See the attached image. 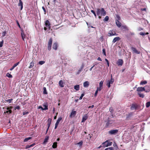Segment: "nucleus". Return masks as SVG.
<instances>
[{
  "instance_id": "nucleus-24",
  "label": "nucleus",
  "mask_w": 150,
  "mask_h": 150,
  "mask_svg": "<svg viewBox=\"0 0 150 150\" xmlns=\"http://www.w3.org/2000/svg\"><path fill=\"white\" fill-rule=\"evenodd\" d=\"M43 106L44 107V110L48 109V105L47 103H45L43 105Z\"/></svg>"
},
{
  "instance_id": "nucleus-12",
  "label": "nucleus",
  "mask_w": 150,
  "mask_h": 150,
  "mask_svg": "<svg viewBox=\"0 0 150 150\" xmlns=\"http://www.w3.org/2000/svg\"><path fill=\"white\" fill-rule=\"evenodd\" d=\"M114 122L113 120H109L106 123L107 126H109L110 124H112Z\"/></svg>"
},
{
  "instance_id": "nucleus-64",
  "label": "nucleus",
  "mask_w": 150,
  "mask_h": 150,
  "mask_svg": "<svg viewBox=\"0 0 150 150\" xmlns=\"http://www.w3.org/2000/svg\"><path fill=\"white\" fill-rule=\"evenodd\" d=\"M58 125L55 124V127H54V129H56L57 128Z\"/></svg>"
},
{
  "instance_id": "nucleus-5",
  "label": "nucleus",
  "mask_w": 150,
  "mask_h": 150,
  "mask_svg": "<svg viewBox=\"0 0 150 150\" xmlns=\"http://www.w3.org/2000/svg\"><path fill=\"white\" fill-rule=\"evenodd\" d=\"M52 41V38H50L48 43V49L49 50H50L51 49Z\"/></svg>"
},
{
  "instance_id": "nucleus-43",
  "label": "nucleus",
  "mask_w": 150,
  "mask_h": 150,
  "mask_svg": "<svg viewBox=\"0 0 150 150\" xmlns=\"http://www.w3.org/2000/svg\"><path fill=\"white\" fill-rule=\"evenodd\" d=\"M44 91H43V93L45 94H47V92L46 91V88L45 87H44L43 88Z\"/></svg>"
},
{
  "instance_id": "nucleus-14",
  "label": "nucleus",
  "mask_w": 150,
  "mask_h": 150,
  "mask_svg": "<svg viewBox=\"0 0 150 150\" xmlns=\"http://www.w3.org/2000/svg\"><path fill=\"white\" fill-rule=\"evenodd\" d=\"M58 47V45L57 42H56L54 43L53 45V48L55 50H57Z\"/></svg>"
},
{
  "instance_id": "nucleus-16",
  "label": "nucleus",
  "mask_w": 150,
  "mask_h": 150,
  "mask_svg": "<svg viewBox=\"0 0 150 150\" xmlns=\"http://www.w3.org/2000/svg\"><path fill=\"white\" fill-rule=\"evenodd\" d=\"M84 67V65L83 64L81 67L80 68L79 70H78V71L77 72V74H80V72L82 71V70L83 69V68Z\"/></svg>"
},
{
  "instance_id": "nucleus-4",
  "label": "nucleus",
  "mask_w": 150,
  "mask_h": 150,
  "mask_svg": "<svg viewBox=\"0 0 150 150\" xmlns=\"http://www.w3.org/2000/svg\"><path fill=\"white\" fill-rule=\"evenodd\" d=\"M138 105L136 104H132L131 106V109L132 110H137L138 109Z\"/></svg>"
},
{
  "instance_id": "nucleus-42",
  "label": "nucleus",
  "mask_w": 150,
  "mask_h": 150,
  "mask_svg": "<svg viewBox=\"0 0 150 150\" xmlns=\"http://www.w3.org/2000/svg\"><path fill=\"white\" fill-rule=\"evenodd\" d=\"M91 13H92L95 16L96 18V13H95V12L93 10H91Z\"/></svg>"
},
{
  "instance_id": "nucleus-31",
  "label": "nucleus",
  "mask_w": 150,
  "mask_h": 150,
  "mask_svg": "<svg viewBox=\"0 0 150 150\" xmlns=\"http://www.w3.org/2000/svg\"><path fill=\"white\" fill-rule=\"evenodd\" d=\"M147 83V82L146 81H142L140 83V85H143Z\"/></svg>"
},
{
  "instance_id": "nucleus-33",
  "label": "nucleus",
  "mask_w": 150,
  "mask_h": 150,
  "mask_svg": "<svg viewBox=\"0 0 150 150\" xmlns=\"http://www.w3.org/2000/svg\"><path fill=\"white\" fill-rule=\"evenodd\" d=\"M110 84L111 83L110 81V80H108L107 82L106 85L108 88H110Z\"/></svg>"
},
{
  "instance_id": "nucleus-52",
  "label": "nucleus",
  "mask_w": 150,
  "mask_h": 150,
  "mask_svg": "<svg viewBox=\"0 0 150 150\" xmlns=\"http://www.w3.org/2000/svg\"><path fill=\"white\" fill-rule=\"evenodd\" d=\"M3 41L0 42V47H1L3 46Z\"/></svg>"
},
{
  "instance_id": "nucleus-62",
  "label": "nucleus",
  "mask_w": 150,
  "mask_h": 150,
  "mask_svg": "<svg viewBox=\"0 0 150 150\" xmlns=\"http://www.w3.org/2000/svg\"><path fill=\"white\" fill-rule=\"evenodd\" d=\"M97 60L98 61H101L102 60H101V58L100 57H98V58H97Z\"/></svg>"
},
{
  "instance_id": "nucleus-11",
  "label": "nucleus",
  "mask_w": 150,
  "mask_h": 150,
  "mask_svg": "<svg viewBox=\"0 0 150 150\" xmlns=\"http://www.w3.org/2000/svg\"><path fill=\"white\" fill-rule=\"evenodd\" d=\"M137 90L138 91H145V87H138Z\"/></svg>"
},
{
  "instance_id": "nucleus-13",
  "label": "nucleus",
  "mask_w": 150,
  "mask_h": 150,
  "mask_svg": "<svg viewBox=\"0 0 150 150\" xmlns=\"http://www.w3.org/2000/svg\"><path fill=\"white\" fill-rule=\"evenodd\" d=\"M19 3L18 4V6H21V10H22L23 8V3L21 0H19Z\"/></svg>"
},
{
  "instance_id": "nucleus-61",
  "label": "nucleus",
  "mask_w": 150,
  "mask_h": 150,
  "mask_svg": "<svg viewBox=\"0 0 150 150\" xmlns=\"http://www.w3.org/2000/svg\"><path fill=\"white\" fill-rule=\"evenodd\" d=\"M30 148V145H27L26 146V149H28L29 148Z\"/></svg>"
},
{
  "instance_id": "nucleus-59",
  "label": "nucleus",
  "mask_w": 150,
  "mask_h": 150,
  "mask_svg": "<svg viewBox=\"0 0 150 150\" xmlns=\"http://www.w3.org/2000/svg\"><path fill=\"white\" fill-rule=\"evenodd\" d=\"M94 105H92L91 106H89L88 107V108H93L94 107Z\"/></svg>"
},
{
  "instance_id": "nucleus-60",
  "label": "nucleus",
  "mask_w": 150,
  "mask_h": 150,
  "mask_svg": "<svg viewBox=\"0 0 150 150\" xmlns=\"http://www.w3.org/2000/svg\"><path fill=\"white\" fill-rule=\"evenodd\" d=\"M16 109H17L18 110H19L20 109V107L19 106H17L16 107Z\"/></svg>"
},
{
  "instance_id": "nucleus-9",
  "label": "nucleus",
  "mask_w": 150,
  "mask_h": 150,
  "mask_svg": "<svg viewBox=\"0 0 150 150\" xmlns=\"http://www.w3.org/2000/svg\"><path fill=\"white\" fill-rule=\"evenodd\" d=\"M123 63V60L121 59H119L117 62V64L118 66H122Z\"/></svg>"
},
{
  "instance_id": "nucleus-63",
  "label": "nucleus",
  "mask_w": 150,
  "mask_h": 150,
  "mask_svg": "<svg viewBox=\"0 0 150 150\" xmlns=\"http://www.w3.org/2000/svg\"><path fill=\"white\" fill-rule=\"evenodd\" d=\"M141 10L142 11H146V9L145 8H143Z\"/></svg>"
},
{
  "instance_id": "nucleus-50",
  "label": "nucleus",
  "mask_w": 150,
  "mask_h": 150,
  "mask_svg": "<svg viewBox=\"0 0 150 150\" xmlns=\"http://www.w3.org/2000/svg\"><path fill=\"white\" fill-rule=\"evenodd\" d=\"M103 82L102 81H101L99 83V86L100 87H101L103 85Z\"/></svg>"
},
{
  "instance_id": "nucleus-40",
  "label": "nucleus",
  "mask_w": 150,
  "mask_h": 150,
  "mask_svg": "<svg viewBox=\"0 0 150 150\" xmlns=\"http://www.w3.org/2000/svg\"><path fill=\"white\" fill-rule=\"evenodd\" d=\"M6 76L10 78H11L12 77V75L8 73L6 74Z\"/></svg>"
},
{
  "instance_id": "nucleus-46",
  "label": "nucleus",
  "mask_w": 150,
  "mask_h": 150,
  "mask_svg": "<svg viewBox=\"0 0 150 150\" xmlns=\"http://www.w3.org/2000/svg\"><path fill=\"white\" fill-rule=\"evenodd\" d=\"M12 100H13L12 99H9L8 100H6V101L7 102H8L9 103H11V101Z\"/></svg>"
},
{
  "instance_id": "nucleus-47",
  "label": "nucleus",
  "mask_w": 150,
  "mask_h": 150,
  "mask_svg": "<svg viewBox=\"0 0 150 150\" xmlns=\"http://www.w3.org/2000/svg\"><path fill=\"white\" fill-rule=\"evenodd\" d=\"M103 54L105 55V56H106V52H105V49H103Z\"/></svg>"
},
{
  "instance_id": "nucleus-26",
  "label": "nucleus",
  "mask_w": 150,
  "mask_h": 150,
  "mask_svg": "<svg viewBox=\"0 0 150 150\" xmlns=\"http://www.w3.org/2000/svg\"><path fill=\"white\" fill-rule=\"evenodd\" d=\"M21 37H22V38L23 40V41H25V34H24L23 32H22L21 33Z\"/></svg>"
},
{
  "instance_id": "nucleus-8",
  "label": "nucleus",
  "mask_w": 150,
  "mask_h": 150,
  "mask_svg": "<svg viewBox=\"0 0 150 150\" xmlns=\"http://www.w3.org/2000/svg\"><path fill=\"white\" fill-rule=\"evenodd\" d=\"M108 34L109 35V36H112L115 35H117L116 33L114 31H113L112 30H110L108 33Z\"/></svg>"
},
{
  "instance_id": "nucleus-45",
  "label": "nucleus",
  "mask_w": 150,
  "mask_h": 150,
  "mask_svg": "<svg viewBox=\"0 0 150 150\" xmlns=\"http://www.w3.org/2000/svg\"><path fill=\"white\" fill-rule=\"evenodd\" d=\"M84 93H82L81 94V96L79 98V99L81 100L82 99L83 97L84 96Z\"/></svg>"
},
{
  "instance_id": "nucleus-1",
  "label": "nucleus",
  "mask_w": 150,
  "mask_h": 150,
  "mask_svg": "<svg viewBox=\"0 0 150 150\" xmlns=\"http://www.w3.org/2000/svg\"><path fill=\"white\" fill-rule=\"evenodd\" d=\"M106 14V11L103 8H98L97 10V14L98 16H105Z\"/></svg>"
},
{
  "instance_id": "nucleus-3",
  "label": "nucleus",
  "mask_w": 150,
  "mask_h": 150,
  "mask_svg": "<svg viewBox=\"0 0 150 150\" xmlns=\"http://www.w3.org/2000/svg\"><path fill=\"white\" fill-rule=\"evenodd\" d=\"M102 144L104 145V146L105 147H108V146H111L112 144V142L110 141L107 140L105 142L103 143Z\"/></svg>"
},
{
  "instance_id": "nucleus-21",
  "label": "nucleus",
  "mask_w": 150,
  "mask_h": 150,
  "mask_svg": "<svg viewBox=\"0 0 150 150\" xmlns=\"http://www.w3.org/2000/svg\"><path fill=\"white\" fill-rule=\"evenodd\" d=\"M59 86L61 87H63L64 86V82L62 80H60L59 81Z\"/></svg>"
},
{
  "instance_id": "nucleus-18",
  "label": "nucleus",
  "mask_w": 150,
  "mask_h": 150,
  "mask_svg": "<svg viewBox=\"0 0 150 150\" xmlns=\"http://www.w3.org/2000/svg\"><path fill=\"white\" fill-rule=\"evenodd\" d=\"M131 49L134 52L137 54H139L140 53V52L137 51L135 48L132 47Z\"/></svg>"
},
{
  "instance_id": "nucleus-54",
  "label": "nucleus",
  "mask_w": 150,
  "mask_h": 150,
  "mask_svg": "<svg viewBox=\"0 0 150 150\" xmlns=\"http://www.w3.org/2000/svg\"><path fill=\"white\" fill-rule=\"evenodd\" d=\"M116 17H117V20H118V21H119V20H120V17L118 15H117L116 16Z\"/></svg>"
},
{
  "instance_id": "nucleus-37",
  "label": "nucleus",
  "mask_w": 150,
  "mask_h": 150,
  "mask_svg": "<svg viewBox=\"0 0 150 150\" xmlns=\"http://www.w3.org/2000/svg\"><path fill=\"white\" fill-rule=\"evenodd\" d=\"M83 142L82 141H81L80 142L77 143V144L79 145V147H81L83 144Z\"/></svg>"
},
{
  "instance_id": "nucleus-30",
  "label": "nucleus",
  "mask_w": 150,
  "mask_h": 150,
  "mask_svg": "<svg viewBox=\"0 0 150 150\" xmlns=\"http://www.w3.org/2000/svg\"><path fill=\"white\" fill-rule=\"evenodd\" d=\"M48 139H49V137L48 136H47L44 139V141L43 142V144H46V143L47 142Z\"/></svg>"
},
{
  "instance_id": "nucleus-22",
  "label": "nucleus",
  "mask_w": 150,
  "mask_h": 150,
  "mask_svg": "<svg viewBox=\"0 0 150 150\" xmlns=\"http://www.w3.org/2000/svg\"><path fill=\"white\" fill-rule=\"evenodd\" d=\"M10 108L8 107L6 109L7 110L6 112H5V113H8V114L11 113L12 111L10 109Z\"/></svg>"
},
{
  "instance_id": "nucleus-32",
  "label": "nucleus",
  "mask_w": 150,
  "mask_h": 150,
  "mask_svg": "<svg viewBox=\"0 0 150 150\" xmlns=\"http://www.w3.org/2000/svg\"><path fill=\"white\" fill-rule=\"evenodd\" d=\"M57 143L54 142L53 143V145L52 146V147L53 148H56L57 147Z\"/></svg>"
},
{
  "instance_id": "nucleus-44",
  "label": "nucleus",
  "mask_w": 150,
  "mask_h": 150,
  "mask_svg": "<svg viewBox=\"0 0 150 150\" xmlns=\"http://www.w3.org/2000/svg\"><path fill=\"white\" fill-rule=\"evenodd\" d=\"M6 31H4L2 33V36L3 37L5 36L6 35Z\"/></svg>"
},
{
  "instance_id": "nucleus-49",
  "label": "nucleus",
  "mask_w": 150,
  "mask_h": 150,
  "mask_svg": "<svg viewBox=\"0 0 150 150\" xmlns=\"http://www.w3.org/2000/svg\"><path fill=\"white\" fill-rule=\"evenodd\" d=\"M122 27L123 28V29L128 30V27L126 25L122 26Z\"/></svg>"
},
{
  "instance_id": "nucleus-27",
  "label": "nucleus",
  "mask_w": 150,
  "mask_h": 150,
  "mask_svg": "<svg viewBox=\"0 0 150 150\" xmlns=\"http://www.w3.org/2000/svg\"><path fill=\"white\" fill-rule=\"evenodd\" d=\"M109 111L111 113V117L112 118L113 117V110L112 107H110L109 108Z\"/></svg>"
},
{
  "instance_id": "nucleus-17",
  "label": "nucleus",
  "mask_w": 150,
  "mask_h": 150,
  "mask_svg": "<svg viewBox=\"0 0 150 150\" xmlns=\"http://www.w3.org/2000/svg\"><path fill=\"white\" fill-rule=\"evenodd\" d=\"M89 84V83L88 81H86L83 83V86L85 88H87Z\"/></svg>"
},
{
  "instance_id": "nucleus-51",
  "label": "nucleus",
  "mask_w": 150,
  "mask_h": 150,
  "mask_svg": "<svg viewBox=\"0 0 150 150\" xmlns=\"http://www.w3.org/2000/svg\"><path fill=\"white\" fill-rule=\"evenodd\" d=\"M139 34L140 35L143 36V35H146V33L141 32L139 33Z\"/></svg>"
},
{
  "instance_id": "nucleus-6",
  "label": "nucleus",
  "mask_w": 150,
  "mask_h": 150,
  "mask_svg": "<svg viewBox=\"0 0 150 150\" xmlns=\"http://www.w3.org/2000/svg\"><path fill=\"white\" fill-rule=\"evenodd\" d=\"M118 132V130L117 129H113L109 131V133L111 134H115Z\"/></svg>"
},
{
  "instance_id": "nucleus-23",
  "label": "nucleus",
  "mask_w": 150,
  "mask_h": 150,
  "mask_svg": "<svg viewBox=\"0 0 150 150\" xmlns=\"http://www.w3.org/2000/svg\"><path fill=\"white\" fill-rule=\"evenodd\" d=\"M52 121V119L50 118L48 119V123H47V126H48V128H49L50 126V125Z\"/></svg>"
},
{
  "instance_id": "nucleus-25",
  "label": "nucleus",
  "mask_w": 150,
  "mask_h": 150,
  "mask_svg": "<svg viewBox=\"0 0 150 150\" xmlns=\"http://www.w3.org/2000/svg\"><path fill=\"white\" fill-rule=\"evenodd\" d=\"M62 117H60L57 120V121L55 123V124L58 125L60 122L62 120Z\"/></svg>"
},
{
  "instance_id": "nucleus-39",
  "label": "nucleus",
  "mask_w": 150,
  "mask_h": 150,
  "mask_svg": "<svg viewBox=\"0 0 150 150\" xmlns=\"http://www.w3.org/2000/svg\"><path fill=\"white\" fill-rule=\"evenodd\" d=\"M114 81V79L112 78V75H111V79L110 80V83H111V84H112L113 83Z\"/></svg>"
},
{
  "instance_id": "nucleus-28",
  "label": "nucleus",
  "mask_w": 150,
  "mask_h": 150,
  "mask_svg": "<svg viewBox=\"0 0 150 150\" xmlns=\"http://www.w3.org/2000/svg\"><path fill=\"white\" fill-rule=\"evenodd\" d=\"M74 89L76 91H79V90L80 86L79 85H75L74 86Z\"/></svg>"
},
{
  "instance_id": "nucleus-10",
  "label": "nucleus",
  "mask_w": 150,
  "mask_h": 150,
  "mask_svg": "<svg viewBox=\"0 0 150 150\" xmlns=\"http://www.w3.org/2000/svg\"><path fill=\"white\" fill-rule=\"evenodd\" d=\"M76 111L72 110L69 115L70 117L71 118L74 117L76 115Z\"/></svg>"
},
{
  "instance_id": "nucleus-48",
  "label": "nucleus",
  "mask_w": 150,
  "mask_h": 150,
  "mask_svg": "<svg viewBox=\"0 0 150 150\" xmlns=\"http://www.w3.org/2000/svg\"><path fill=\"white\" fill-rule=\"evenodd\" d=\"M29 113V112H23V115H28Z\"/></svg>"
},
{
  "instance_id": "nucleus-15",
  "label": "nucleus",
  "mask_w": 150,
  "mask_h": 150,
  "mask_svg": "<svg viewBox=\"0 0 150 150\" xmlns=\"http://www.w3.org/2000/svg\"><path fill=\"white\" fill-rule=\"evenodd\" d=\"M115 22L117 25L118 27L120 28L121 27V23L118 20H116Z\"/></svg>"
},
{
  "instance_id": "nucleus-35",
  "label": "nucleus",
  "mask_w": 150,
  "mask_h": 150,
  "mask_svg": "<svg viewBox=\"0 0 150 150\" xmlns=\"http://www.w3.org/2000/svg\"><path fill=\"white\" fill-rule=\"evenodd\" d=\"M146 108H148L150 106V101L146 103Z\"/></svg>"
},
{
  "instance_id": "nucleus-34",
  "label": "nucleus",
  "mask_w": 150,
  "mask_h": 150,
  "mask_svg": "<svg viewBox=\"0 0 150 150\" xmlns=\"http://www.w3.org/2000/svg\"><path fill=\"white\" fill-rule=\"evenodd\" d=\"M138 94L140 97L143 98L144 97V95L143 94L141 93H138Z\"/></svg>"
},
{
  "instance_id": "nucleus-2",
  "label": "nucleus",
  "mask_w": 150,
  "mask_h": 150,
  "mask_svg": "<svg viewBox=\"0 0 150 150\" xmlns=\"http://www.w3.org/2000/svg\"><path fill=\"white\" fill-rule=\"evenodd\" d=\"M50 29V24L49 21L47 20H46L45 22V26L44 27V30H49Z\"/></svg>"
},
{
  "instance_id": "nucleus-20",
  "label": "nucleus",
  "mask_w": 150,
  "mask_h": 150,
  "mask_svg": "<svg viewBox=\"0 0 150 150\" xmlns=\"http://www.w3.org/2000/svg\"><path fill=\"white\" fill-rule=\"evenodd\" d=\"M19 63V62H18L17 63L13 65L12 67L10 69V70L12 71V70L16 66H17Z\"/></svg>"
},
{
  "instance_id": "nucleus-56",
  "label": "nucleus",
  "mask_w": 150,
  "mask_h": 150,
  "mask_svg": "<svg viewBox=\"0 0 150 150\" xmlns=\"http://www.w3.org/2000/svg\"><path fill=\"white\" fill-rule=\"evenodd\" d=\"M38 109H41L42 110H44V108H43L41 106H39L38 107Z\"/></svg>"
},
{
  "instance_id": "nucleus-57",
  "label": "nucleus",
  "mask_w": 150,
  "mask_h": 150,
  "mask_svg": "<svg viewBox=\"0 0 150 150\" xmlns=\"http://www.w3.org/2000/svg\"><path fill=\"white\" fill-rule=\"evenodd\" d=\"M109 150H113L114 149L112 147H110L108 148Z\"/></svg>"
},
{
  "instance_id": "nucleus-53",
  "label": "nucleus",
  "mask_w": 150,
  "mask_h": 150,
  "mask_svg": "<svg viewBox=\"0 0 150 150\" xmlns=\"http://www.w3.org/2000/svg\"><path fill=\"white\" fill-rule=\"evenodd\" d=\"M42 8L45 14L46 13V10L45 8L43 6L42 7Z\"/></svg>"
},
{
  "instance_id": "nucleus-19",
  "label": "nucleus",
  "mask_w": 150,
  "mask_h": 150,
  "mask_svg": "<svg viewBox=\"0 0 150 150\" xmlns=\"http://www.w3.org/2000/svg\"><path fill=\"white\" fill-rule=\"evenodd\" d=\"M120 38L119 37H116L114 38L112 41L113 43H115L116 41H118L120 40Z\"/></svg>"
},
{
  "instance_id": "nucleus-7",
  "label": "nucleus",
  "mask_w": 150,
  "mask_h": 150,
  "mask_svg": "<svg viewBox=\"0 0 150 150\" xmlns=\"http://www.w3.org/2000/svg\"><path fill=\"white\" fill-rule=\"evenodd\" d=\"M88 116L87 114H86L83 115L81 122H84L88 118Z\"/></svg>"
},
{
  "instance_id": "nucleus-41",
  "label": "nucleus",
  "mask_w": 150,
  "mask_h": 150,
  "mask_svg": "<svg viewBox=\"0 0 150 150\" xmlns=\"http://www.w3.org/2000/svg\"><path fill=\"white\" fill-rule=\"evenodd\" d=\"M109 20V17L108 16H106L104 19V21H107Z\"/></svg>"
},
{
  "instance_id": "nucleus-58",
  "label": "nucleus",
  "mask_w": 150,
  "mask_h": 150,
  "mask_svg": "<svg viewBox=\"0 0 150 150\" xmlns=\"http://www.w3.org/2000/svg\"><path fill=\"white\" fill-rule=\"evenodd\" d=\"M98 91H96V92H95V94H94V96H95V97H96V96H97V94H98Z\"/></svg>"
},
{
  "instance_id": "nucleus-38",
  "label": "nucleus",
  "mask_w": 150,
  "mask_h": 150,
  "mask_svg": "<svg viewBox=\"0 0 150 150\" xmlns=\"http://www.w3.org/2000/svg\"><path fill=\"white\" fill-rule=\"evenodd\" d=\"M31 139V137H28V138H25L24 139V142H26L28 141V140H29V139Z\"/></svg>"
},
{
  "instance_id": "nucleus-36",
  "label": "nucleus",
  "mask_w": 150,
  "mask_h": 150,
  "mask_svg": "<svg viewBox=\"0 0 150 150\" xmlns=\"http://www.w3.org/2000/svg\"><path fill=\"white\" fill-rule=\"evenodd\" d=\"M45 61H39L38 62V64L40 65H42L44 64L45 63Z\"/></svg>"
},
{
  "instance_id": "nucleus-55",
  "label": "nucleus",
  "mask_w": 150,
  "mask_h": 150,
  "mask_svg": "<svg viewBox=\"0 0 150 150\" xmlns=\"http://www.w3.org/2000/svg\"><path fill=\"white\" fill-rule=\"evenodd\" d=\"M101 90V87H97L96 91H100Z\"/></svg>"
},
{
  "instance_id": "nucleus-29",
  "label": "nucleus",
  "mask_w": 150,
  "mask_h": 150,
  "mask_svg": "<svg viewBox=\"0 0 150 150\" xmlns=\"http://www.w3.org/2000/svg\"><path fill=\"white\" fill-rule=\"evenodd\" d=\"M34 63L33 61L31 62L30 64V66L29 67V68H32L34 66Z\"/></svg>"
}]
</instances>
